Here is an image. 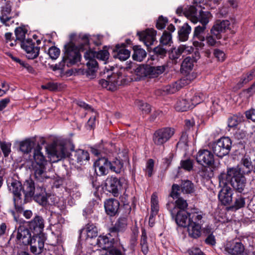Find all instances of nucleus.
<instances>
[{
    "label": "nucleus",
    "mask_w": 255,
    "mask_h": 255,
    "mask_svg": "<svg viewBox=\"0 0 255 255\" xmlns=\"http://www.w3.org/2000/svg\"><path fill=\"white\" fill-rule=\"evenodd\" d=\"M89 36L87 34L79 35L71 34L70 35V41L64 45L62 58L67 67L80 61V52L89 48Z\"/></svg>",
    "instance_id": "obj_1"
},
{
    "label": "nucleus",
    "mask_w": 255,
    "mask_h": 255,
    "mask_svg": "<svg viewBox=\"0 0 255 255\" xmlns=\"http://www.w3.org/2000/svg\"><path fill=\"white\" fill-rule=\"evenodd\" d=\"M244 167L239 166L227 168V173H222L219 176L220 182L224 184L230 183L234 190L242 193L246 185Z\"/></svg>",
    "instance_id": "obj_2"
},
{
    "label": "nucleus",
    "mask_w": 255,
    "mask_h": 255,
    "mask_svg": "<svg viewBox=\"0 0 255 255\" xmlns=\"http://www.w3.org/2000/svg\"><path fill=\"white\" fill-rule=\"evenodd\" d=\"M33 172L34 182L36 184V194L34 200L42 206L47 203V194L46 192V183L50 180V177L47 175L45 166L32 167Z\"/></svg>",
    "instance_id": "obj_3"
},
{
    "label": "nucleus",
    "mask_w": 255,
    "mask_h": 255,
    "mask_svg": "<svg viewBox=\"0 0 255 255\" xmlns=\"http://www.w3.org/2000/svg\"><path fill=\"white\" fill-rule=\"evenodd\" d=\"M197 61L196 57L192 56H188L183 61L181 66V72L185 75L180 80L170 85L166 89V91L169 94H173L177 91L180 90L182 87L187 85L190 83L195 77L190 72L192 71L194 63Z\"/></svg>",
    "instance_id": "obj_4"
},
{
    "label": "nucleus",
    "mask_w": 255,
    "mask_h": 255,
    "mask_svg": "<svg viewBox=\"0 0 255 255\" xmlns=\"http://www.w3.org/2000/svg\"><path fill=\"white\" fill-rule=\"evenodd\" d=\"M26 225H20L17 229L16 242L24 246L30 245V251L35 255H40L44 250V245L41 243L39 245L34 244L33 241L36 236L32 234Z\"/></svg>",
    "instance_id": "obj_5"
},
{
    "label": "nucleus",
    "mask_w": 255,
    "mask_h": 255,
    "mask_svg": "<svg viewBox=\"0 0 255 255\" xmlns=\"http://www.w3.org/2000/svg\"><path fill=\"white\" fill-rule=\"evenodd\" d=\"M27 32V30L25 27L16 28L14 30L16 40L20 42L21 47L25 51L26 57L29 59H34L38 56L40 47L35 46V44L31 39H25Z\"/></svg>",
    "instance_id": "obj_6"
},
{
    "label": "nucleus",
    "mask_w": 255,
    "mask_h": 255,
    "mask_svg": "<svg viewBox=\"0 0 255 255\" xmlns=\"http://www.w3.org/2000/svg\"><path fill=\"white\" fill-rule=\"evenodd\" d=\"M22 222L25 224L32 234L36 236V238L33 239V244L39 245V244L40 245L42 243L44 245L46 237L43 233L44 220L43 217L39 215H36L31 221L26 222L23 220Z\"/></svg>",
    "instance_id": "obj_7"
},
{
    "label": "nucleus",
    "mask_w": 255,
    "mask_h": 255,
    "mask_svg": "<svg viewBox=\"0 0 255 255\" xmlns=\"http://www.w3.org/2000/svg\"><path fill=\"white\" fill-rule=\"evenodd\" d=\"M114 68L113 67L105 66L103 71L100 72L101 75H104L107 80L102 79L99 81V84L108 90L114 91L118 87L121 85V73H115L113 72Z\"/></svg>",
    "instance_id": "obj_8"
},
{
    "label": "nucleus",
    "mask_w": 255,
    "mask_h": 255,
    "mask_svg": "<svg viewBox=\"0 0 255 255\" xmlns=\"http://www.w3.org/2000/svg\"><path fill=\"white\" fill-rule=\"evenodd\" d=\"M232 144V140L229 137L223 136L212 143V149L217 156L223 158L229 153Z\"/></svg>",
    "instance_id": "obj_9"
},
{
    "label": "nucleus",
    "mask_w": 255,
    "mask_h": 255,
    "mask_svg": "<svg viewBox=\"0 0 255 255\" xmlns=\"http://www.w3.org/2000/svg\"><path fill=\"white\" fill-rule=\"evenodd\" d=\"M9 190L13 194V203L16 211L18 212H21L23 211V205L25 201H23L21 198V191L22 189V185L18 181H12L8 186Z\"/></svg>",
    "instance_id": "obj_10"
},
{
    "label": "nucleus",
    "mask_w": 255,
    "mask_h": 255,
    "mask_svg": "<svg viewBox=\"0 0 255 255\" xmlns=\"http://www.w3.org/2000/svg\"><path fill=\"white\" fill-rule=\"evenodd\" d=\"M175 133L173 128L170 127L162 128L156 130L153 133L152 140L157 146H162L168 141Z\"/></svg>",
    "instance_id": "obj_11"
},
{
    "label": "nucleus",
    "mask_w": 255,
    "mask_h": 255,
    "mask_svg": "<svg viewBox=\"0 0 255 255\" xmlns=\"http://www.w3.org/2000/svg\"><path fill=\"white\" fill-rule=\"evenodd\" d=\"M165 65L151 66L148 65L138 66L135 69V72L139 76L155 77L164 72Z\"/></svg>",
    "instance_id": "obj_12"
},
{
    "label": "nucleus",
    "mask_w": 255,
    "mask_h": 255,
    "mask_svg": "<svg viewBox=\"0 0 255 255\" xmlns=\"http://www.w3.org/2000/svg\"><path fill=\"white\" fill-rule=\"evenodd\" d=\"M84 53V57L86 60H87L86 65L87 75L89 76H93L98 68V62L95 59L96 51L91 50L89 45V48L87 49Z\"/></svg>",
    "instance_id": "obj_13"
},
{
    "label": "nucleus",
    "mask_w": 255,
    "mask_h": 255,
    "mask_svg": "<svg viewBox=\"0 0 255 255\" xmlns=\"http://www.w3.org/2000/svg\"><path fill=\"white\" fill-rule=\"evenodd\" d=\"M105 190L112 194L114 197H118L122 188L121 180L115 176H108L105 181Z\"/></svg>",
    "instance_id": "obj_14"
},
{
    "label": "nucleus",
    "mask_w": 255,
    "mask_h": 255,
    "mask_svg": "<svg viewBox=\"0 0 255 255\" xmlns=\"http://www.w3.org/2000/svg\"><path fill=\"white\" fill-rule=\"evenodd\" d=\"M5 5L1 7L0 15V22L5 26H9V22L11 19L18 16V12H13L11 10L12 3L10 0H6Z\"/></svg>",
    "instance_id": "obj_15"
},
{
    "label": "nucleus",
    "mask_w": 255,
    "mask_h": 255,
    "mask_svg": "<svg viewBox=\"0 0 255 255\" xmlns=\"http://www.w3.org/2000/svg\"><path fill=\"white\" fill-rule=\"evenodd\" d=\"M245 247L238 239L228 242L225 245V251L230 255H243Z\"/></svg>",
    "instance_id": "obj_16"
},
{
    "label": "nucleus",
    "mask_w": 255,
    "mask_h": 255,
    "mask_svg": "<svg viewBox=\"0 0 255 255\" xmlns=\"http://www.w3.org/2000/svg\"><path fill=\"white\" fill-rule=\"evenodd\" d=\"M196 161L204 166H211L214 163V157L211 151L207 149H201L196 154Z\"/></svg>",
    "instance_id": "obj_17"
},
{
    "label": "nucleus",
    "mask_w": 255,
    "mask_h": 255,
    "mask_svg": "<svg viewBox=\"0 0 255 255\" xmlns=\"http://www.w3.org/2000/svg\"><path fill=\"white\" fill-rule=\"evenodd\" d=\"M36 184L35 182L32 179L29 178L25 180L22 186V191L24 194V198L23 199L25 201V204L29 202L31 198L36 194Z\"/></svg>",
    "instance_id": "obj_18"
},
{
    "label": "nucleus",
    "mask_w": 255,
    "mask_h": 255,
    "mask_svg": "<svg viewBox=\"0 0 255 255\" xmlns=\"http://www.w3.org/2000/svg\"><path fill=\"white\" fill-rule=\"evenodd\" d=\"M74 148V146L72 145L71 147V152L69 155V157L71 160L82 165L84 163V162H86L90 159L89 153L87 150L82 149H78L75 150Z\"/></svg>",
    "instance_id": "obj_19"
},
{
    "label": "nucleus",
    "mask_w": 255,
    "mask_h": 255,
    "mask_svg": "<svg viewBox=\"0 0 255 255\" xmlns=\"http://www.w3.org/2000/svg\"><path fill=\"white\" fill-rule=\"evenodd\" d=\"M230 25V22L228 20H218L213 25L210 29V32L218 38H222V33L228 29Z\"/></svg>",
    "instance_id": "obj_20"
},
{
    "label": "nucleus",
    "mask_w": 255,
    "mask_h": 255,
    "mask_svg": "<svg viewBox=\"0 0 255 255\" xmlns=\"http://www.w3.org/2000/svg\"><path fill=\"white\" fill-rule=\"evenodd\" d=\"M137 35L140 41L147 46L152 45L155 40L156 31L153 29H147L145 31L138 32Z\"/></svg>",
    "instance_id": "obj_21"
},
{
    "label": "nucleus",
    "mask_w": 255,
    "mask_h": 255,
    "mask_svg": "<svg viewBox=\"0 0 255 255\" xmlns=\"http://www.w3.org/2000/svg\"><path fill=\"white\" fill-rule=\"evenodd\" d=\"M206 26L198 25L194 28L193 32V45L196 47H202L204 46L203 42L205 40V30Z\"/></svg>",
    "instance_id": "obj_22"
},
{
    "label": "nucleus",
    "mask_w": 255,
    "mask_h": 255,
    "mask_svg": "<svg viewBox=\"0 0 255 255\" xmlns=\"http://www.w3.org/2000/svg\"><path fill=\"white\" fill-rule=\"evenodd\" d=\"M233 190L228 186H224L219 192L218 197L222 205H230L233 201Z\"/></svg>",
    "instance_id": "obj_23"
},
{
    "label": "nucleus",
    "mask_w": 255,
    "mask_h": 255,
    "mask_svg": "<svg viewBox=\"0 0 255 255\" xmlns=\"http://www.w3.org/2000/svg\"><path fill=\"white\" fill-rule=\"evenodd\" d=\"M113 57L118 58L121 61H125L128 59L130 55V52L126 48L125 43L118 44L113 51Z\"/></svg>",
    "instance_id": "obj_24"
},
{
    "label": "nucleus",
    "mask_w": 255,
    "mask_h": 255,
    "mask_svg": "<svg viewBox=\"0 0 255 255\" xmlns=\"http://www.w3.org/2000/svg\"><path fill=\"white\" fill-rule=\"evenodd\" d=\"M190 214L184 211H179L172 218L174 220L177 225L182 227H187L190 223Z\"/></svg>",
    "instance_id": "obj_25"
},
{
    "label": "nucleus",
    "mask_w": 255,
    "mask_h": 255,
    "mask_svg": "<svg viewBox=\"0 0 255 255\" xmlns=\"http://www.w3.org/2000/svg\"><path fill=\"white\" fill-rule=\"evenodd\" d=\"M50 154L52 157L57 158L56 161L69 156L70 155L64 145L62 144H56L53 146L51 149Z\"/></svg>",
    "instance_id": "obj_26"
},
{
    "label": "nucleus",
    "mask_w": 255,
    "mask_h": 255,
    "mask_svg": "<svg viewBox=\"0 0 255 255\" xmlns=\"http://www.w3.org/2000/svg\"><path fill=\"white\" fill-rule=\"evenodd\" d=\"M104 206L106 213L108 215L113 217L118 213L120 203L117 199H109L105 202Z\"/></svg>",
    "instance_id": "obj_27"
},
{
    "label": "nucleus",
    "mask_w": 255,
    "mask_h": 255,
    "mask_svg": "<svg viewBox=\"0 0 255 255\" xmlns=\"http://www.w3.org/2000/svg\"><path fill=\"white\" fill-rule=\"evenodd\" d=\"M181 192L184 194L194 195L196 194V187L194 184L189 180H182L179 185Z\"/></svg>",
    "instance_id": "obj_28"
},
{
    "label": "nucleus",
    "mask_w": 255,
    "mask_h": 255,
    "mask_svg": "<svg viewBox=\"0 0 255 255\" xmlns=\"http://www.w3.org/2000/svg\"><path fill=\"white\" fill-rule=\"evenodd\" d=\"M41 147L38 145L34 150L33 158L34 161L32 162V167L38 166V165L45 166L46 160L44 156L41 152Z\"/></svg>",
    "instance_id": "obj_29"
},
{
    "label": "nucleus",
    "mask_w": 255,
    "mask_h": 255,
    "mask_svg": "<svg viewBox=\"0 0 255 255\" xmlns=\"http://www.w3.org/2000/svg\"><path fill=\"white\" fill-rule=\"evenodd\" d=\"M193 50L192 47L187 46L185 45H181L178 48H172L169 53V57L172 60L178 59L184 52L189 53Z\"/></svg>",
    "instance_id": "obj_30"
},
{
    "label": "nucleus",
    "mask_w": 255,
    "mask_h": 255,
    "mask_svg": "<svg viewBox=\"0 0 255 255\" xmlns=\"http://www.w3.org/2000/svg\"><path fill=\"white\" fill-rule=\"evenodd\" d=\"M203 236L205 237V243L208 246L214 247L216 245V239L213 231L210 227L207 226L203 230Z\"/></svg>",
    "instance_id": "obj_31"
},
{
    "label": "nucleus",
    "mask_w": 255,
    "mask_h": 255,
    "mask_svg": "<svg viewBox=\"0 0 255 255\" xmlns=\"http://www.w3.org/2000/svg\"><path fill=\"white\" fill-rule=\"evenodd\" d=\"M246 205V198L241 194L237 195L235 198L233 204L227 207L228 211L236 212L240 209L243 208Z\"/></svg>",
    "instance_id": "obj_32"
},
{
    "label": "nucleus",
    "mask_w": 255,
    "mask_h": 255,
    "mask_svg": "<svg viewBox=\"0 0 255 255\" xmlns=\"http://www.w3.org/2000/svg\"><path fill=\"white\" fill-rule=\"evenodd\" d=\"M94 246H98V247L106 249L112 246L113 242L107 235L106 236H100L96 240L95 243H92Z\"/></svg>",
    "instance_id": "obj_33"
},
{
    "label": "nucleus",
    "mask_w": 255,
    "mask_h": 255,
    "mask_svg": "<svg viewBox=\"0 0 255 255\" xmlns=\"http://www.w3.org/2000/svg\"><path fill=\"white\" fill-rule=\"evenodd\" d=\"M110 170L116 173H120L124 169V162L117 157L110 160Z\"/></svg>",
    "instance_id": "obj_34"
},
{
    "label": "nucleus",
    "mask_w": 255,
    "mask_h": 255,
    "mask_svg": "<svg viewBox=\"0 0 255 255\" xmlns=\"http://www.w3.org/2000/svg\"><path fill=\"white\" fill-rule=\"evenodd\" d=\"M93 222L92 220H89V222L86 225L85 230L87 239H94L98 236V228Z\"/></svg>",
    "instance_id": "obj_35"
},
{
    "label": "nucleus",
    "mask_w": 255,
    "mask_h": 255,
    "mask_svg": "<svg viewBox=\"0 0 255 255\" xmlns=\"http://www.w3.org/2000/svg\"><path fill=\"white\" fill-rule=\"evenodd\" d=\"M192 105H191L189 100L187 99H182L177 100L174 108L178 112L187 111L189 109H192Z\"/></svg>",
    "instance_id": "obj_36"
},
{
    "label": "nucleus",
    "mask_w": 255,
    "mask_h": 255,
    "mask_svg": "<svg viewBox=\"0 0 255 255\" xmlns=\"http://www.w3.org/2000/svg\"><path fill=\"white\" fill-rule=\"evenodd\" d=\"M132 59L137 61H142L146 56V51L140 46L135 45L133 46Z\"/></svg>",
    "instance_id": "obj_37"
},
{
    "label": "nucleus",
    "mask_w": 255,
    "mask_h": 255,
    "mask_svg": "<svg viewBox=\"0 0 255 255\" xmlns=\"http://www.w3.org/2000/svg\"><path fill=\"white\" fill-rule=\"evenodd\" d=\"M35 145L34 141L28 138L19 142L20 150L24 154H27L31 152Z\"/></svg>",
    "instance_id": "obj_38"
},
{
    "label": "nucleus",
    "mask_w": 255,
    "mask_h": 255,
    "mask_svg": "<svg viewBox=\"0 0 255 255\" xmlns=\"http://www.w3.org/2000/svg\"><path fill=\"white\" fill-rule=\"evenodd\" d=\"M191 31V27L187 23H185L178 30V38L181 41H185L188 40L189 34Z\"/></svg>",
    "instance_id": "obj_39"
},
{
    "label": "nucleus",
    "mask_w": 255,
    "mask_h": 255,
    "mask_svg": "<svg viewBox=\"0 0 255 255\" xmlns=\"http://www.w3.org/2000/svg\"><path fill=\"white\" fill-rule=\"evenodd\" d=\"M187 227L189 237L197 239L201 236L202 226L190 223Z\"/></svg>",
    "instance_id": "obj_40"
},
{
    "label": "nucleus",
    "mask_w": 255,
    "mask_h": 255,
    "mask_svg": "<svg viewBox=\"0 0 255 255\" xmlns=\"http://www.w3.org/2000/svg\"><path fill=\"white\" fill-rule=\"evenodd\" d=\"M211 16V14L209 11L200 10L196 17L197 22L199 21L202 26L207 27Z\"/></svg>",
    "instance_id": "obj_41"
},
{
    "label": "nucleus",
    "mask_w": 255,
    "mask_h": 255,
    "mask_svg": "<svg viewBox=\"0 0 255 255\" xmlns=\"http://www.w3.org/2000/svg\"><path fill=\"white\" fill-rule=\"evenodd\" d=\"M151 213L149 217V221L151 218L157 214L159 211L158 197L155 193H153L151 197Z\"/></svg>",
    "instance_id": "obj_42"
},
{
    "label": "nucleus",
    "mask_w": 255,
    "mask_h": 255,
    "mask_svg": "<svg viewBox=\"0 0 255 255\" xmlns=\"http://www.w3.org/2000/svg\"><path fill=\"white\" fill-rule=\"evenodd\" d=\"M147 236L146 230L142 228L141 229V235L140 241L141 251L144 255H146L148 251V245L147 241Z\"/></svg>",
    "instance_id": "obj_43"
},
{
    "label": "nucleus",
    "mask_w": 255,
    "mask_h": 255,
    "mask_svg": "<svg viewBox=\"0 0 255 255\" xmlns=\"http://www.w3.org/2000/svg\"><path fill=\"white\" fill-rule=\"evenodd\" d=\"M203 213L202 212H196L190 214V223L193 225H197L202 226L203 223Z\"/></svg>",
    "instance_id": "obj_44"
},
{
    "label": "nucleus",
    "mask_w": 255,
    "mask_h": 255,
    "mask_svg": "<svg viewBox=\"0 0 255 255\" xmlns=\"http://www.w3.org/2000/svg\"><path fill=\"white\" fill-rule=\"evenodd\" d=\"M244 121V117L239 113L238 115H234L228 119V127L230 128H235L239 124Z\"/></svg>",
    "instance_id": "obj_45"
},
{
    "label": "nucleus",
    "mask_w": 255,
    "mask_h": 255,
    "mask_svg": "<svg viewBox=\"0 0 255 255\" xmlns=\"http://www.w3.org/2000/svg\"><path fill=\"white\" fill-rule=\"evenodd\" d=\"M206 98V95L201 92H196L194 95L190 99L189 102L192 105V109L196 105L202 103Z\"/></svg>",
    "instance_id": "obj_46"
},
{
    "label": "nucleus",
    "mask_w": 255,
    "mask_h": 255,
    "mask_svg": "<svg viewBox=\"0 0 255 255\" xmlns=\"http://www.w3.org/2000/svg\"><path fill=\"white\" fill-rule=\"evenodd\" d=\"M197 10L194 6H187L184 11V15L187 17L190 18L193 23L197 22Z\"/></svg>",
    "instance_id": "obj_47"
},
{
    "label": "nucleus",
    "mask_w": 255,
    "mask_h": 255,
    "mask_svg": "<svg viewBox=\"0 0 255 255\" xmlns=\"http://www.w3.org/2000/svg\"><path fill=\"white\" fill-rule=\"evenodd\" d=\"M93 202H89L87 207L83 210V215L86 218H89V220H92L94 222L98 220V217L95 215L93 216L92 214L93 213Z\"/></svg>",
    "instance_id": "obj_48"
},
{
    "label": "nucleus",
    "mask_w": 255,
    "mask_h": 255,
    "mask_svg": "<svg viewBox=\"0 0 255 255\" xmlns=\"http://www.w3.org/2000/svg\"><path fill=\"white\" fill-rule=\"evenodd\" d=\"M159 42L162 45L170 46L172 43V35L170 32L165 30L160 38Z\"/></svg>",
    "instance_id": "obj_49"
},
{
    "label": "nucleus",
    "mask_w": 255,
    "mask_h": 255,
    "mask_svg": "<svg viewBox=\"0 0 255 255\" xmlns=\"http://www.w3.org/2000/svg\"><path fill=\"white\" fill-rule=\"evenodd\" d=\"M11 58L13 61H15V62L18 63L22 67L26 69L27 72H28L29 73L33 74L35 72V71L34 70L33 68L29 64L25 62L24 61L21 60V59L16 57L11 56Z\"/></svg>",
    "instance_id": "obj_50"
},
{
    "label": "nucleus",
    "mask_w": 255,
    "mask_h": 255,
    "mask_svg": "<svg viewBox=\"0 0 255 255\" xmlns=\"http://www.w3.org/2000/svg\"><path fill=\"white\" fill-rule=\"evenodd\" d=\"M127 226V220L125 217H121L116 222L114 227L120 232H123Z\"/></svg>",
    "instance_id": "obj_51"
},
{
    "label": "nucleus",
    "mask_w": 255,
    "mask_h": 255,
    "mask_svg": "<svg viewBox=\"0 0 255 255\" xmlns=\"http://www.w3.org/2000/svg\"><path fill=\"white\" fill-rule=\"evenodd\" d=\"M136 104L138 108L140 110L143 114H147L151 111L150 106L146 103H144L142 101H137Z\"/></svg>",
    "instance_id": "obj_52"
},
{
    "label": "nucleus",
    "mask_w": 255,
    "mask_h": 255,
    "mask_svg": "<svg viewBox=\"0 0 255 255\" xmlns=\"http://www.w3.org/2000/svg\"><path fill=\"white\" fill-rule=\"evenodd\" d=\"M180 166L179 168H183V169L190 171L193 168V161L192 159H187L185 160H182L180 161Z\"/></svg>",
    "instance_id": "obj_53"
},
{
    "label": "nucleus",
    "mask_w": 255,
    "mask_h": 255,
    "mask_svg": "<svg viewBox=\"0 0 255 255\" xmlns=\"http://www.w3.org/2000/svg\"><path fill=\"white\" fill-rule=\"evenodd\" d=\"M176 207L179 211H184L187 209L188 203L187 201L182 197H180L175 201Z\"/></svg>",
    "instance_id": "obj_54"
},
{
    "label": "nucleus",
    "mask_w": 255,
    "mask_h": 255,
    "mask_svg": "<svg viewBox=\"0 0 255 255\" xmlns=\"http://www.w3.org/2000/svg\"><path fill=\"white\" fill-rule=\"evenodd\" d=\"M95 57L97 59L106 61L109 59V53L106 49H103L95 52Z\"/></svg>",
    "instance_id": "obj_55"
},
{
    "label": "nucleus",
    "mask_w": 255,
    "mask_h": 255,
    "mask_svg": "<svg viewBox=\"0 0 255 255\" xmlns=\"http://www.w3.org/2000/svg\"><path fill=\"white\" fill-rule=\"evenodd\" d=\"M255 78V66L245 76H243L241 80L242 84H246Z\"/></svg>",
    "instance_id": "obj_56"
},
{
    "label": "nucleus",
    "mask_w": 255,
    "mask_h": 255,
    "mask_svg": "<svg viewBox=\"0 0 255 255\" xmlns=\"http://www.w3.org/2000/svg\"><path fill=\"white\" fill-rule=\"evenodd\" d=\"M120 232L117 230L114 226L109 229V233L107 235L110 238L111 241L114 243L117 242L119 239V233Z\"/></svg>",
    "instance_id": "obj_57"
},
{
    "label": "nucleus",
    "mask_w": 255,
    "mask_h": 255,
    "mask_svg": "<svg viewBox=\"0 0 255 255\" xmlns=\"http://www.w3.org/2000/svg\"><path fill=\"white\" fill-rule=\"evenodd\" d=\"M180 190H181L180 185L177 184H173L172 186L170 196L174 199L180 198Z\"/></svg>",
    "instance_id": "obj_58"
},
{
    "label": "nucleus",
    "mask_w": 255,
    "mask_h": 255,
    "mask_svg": "<svg viewBox=\"0 0 255 255\" xmlns=\"http://www.w3.org/2000/svg\"><path fill=\"white\" fill-rule=\"evenodd\" d=\"M167 209L170 212L171 217H174L176 212L179 211L176 207L175 201H169L166 205Z\"/></svg>",
    "instance_id": "obj_59"
},
{
    "label": "nucleus",
    "mask_w": 255,
    "mask_h": 255,
    "mask_svg": "<svg viewBox=\"0 0 255 255\" xmlns=\"http://www.w3.org/2000/svg\"><path fill=\"white\" fill-rule=\"evenodd\" d=\"M221 38H217L215 35H213V34H211V32L208 33L205 36V40L206 41L207 44L211 46H215L216 43H217V40H219Z\"/></svg>",
    "instance_id": "obj_60"
},
{
    "label": "nucleus",
    "mask_w": 255,
    "mask_h": 255,
    "mask_svg": "<svg viewBox=\"0 0 255 255\" xmlns=\"http://www.w3.org/2000/svg\"><path fill=\"white\" fill-rule=\"evenodd\" d=\"M153 52L155 55L160 58H163L167 53V50L160 45H158L153 49Z\"/></svg>",
    "instance_id": "obj_61"
},
{
    "label": "nucleus",
    "mask_w": 255,
    "mask_h": 255,
    "mask_svg": "<svg viewBox=\"0 0 255 255\" xmlns=\"http://www.w3.org/2000/svg\"><path fill=\"white\" fill-rule=\"evenodd\" d=\"M94 165L103 166L107 168L108 170H110V160L105 157L99 158L94 163Z\"/></svg>",
    "instance_id": "obj_62"
},
{
    "label": "nucleus",
    "mask_w": 255,
    "mask_h": 255,
    "mask_svg": "<svg viewBox=\"0 0 255 255\" xmlns=\"http://www.w3.org/2000/svg\"><path fill=\"white\" fill-rule=\"evenodd\" d=\"M60 50L55 46H52L48 50V55L52 59H56L59 56Z\"/></svg>",
    "instance_id": "obj_63"
},
{
    "label": "nucleus",
    "mask_w": 255,
    "mask_h": 255,
    "mask_svg": "<svg viewBox=\"0 0 255 255\" xmlns=\"http://www.w3.org/2000/svg\"><path fill=\"white\" fill-rule=\"evenodd\" d=\"M168 19L166 17L163 16H160L156 21V27L158 29L161 30L165 28Z\"/></svg>",
    "instance_id": "obj_64"
}]
</instances>
